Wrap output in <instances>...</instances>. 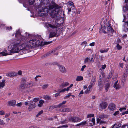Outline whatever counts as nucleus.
<instances>
[{
  "label": "nucleus",
  "instance_id": "f257e3e1",
  "mask_svg": "<svg viewBox=\"0 0 128 128\" xmlns=\"http://www.w3.org/2000/svg\"><path fill=\"white\" fill-rule=\"evenodd\" d=\"M8 50L10 51L8 53L6 50L0 53V56H4L11 55V53H18L21 50H24V47L23 48L20 45V41L18 42H15L12 45H10L8 47Z\"/></svg>",
  "mask_w": 128,
  "mask_h": 128
},
{
  "label": "nucleus",
  "instance_id": "f03ea898",
  "mask_svg": "<svg viewBox=\"0 0 128 128\" xmlns=\"http://www.w3.org/2000/svg\"><path fill=\"white\" fill-rule=\"evenodd\" d=\"M52 5L49 6L48 9L46 7H45L42 10L44 12V15H46V16L48 14L49 10H51L54 8L53 10L52 11L51 13V16L52 18H53L55 17L57 14H58V12L61 7L60 6L58 5L53 2H52Z\"/></svg>",
  "mask_w": 128,
  "mask_h": 128
},
{
  "label": "nucleus",
  "instance_id": "7ed1b4c3",
  "mask_svg": "<svg viewBox=\"0 0 128 128\" xmlns=\"http://www.w3.org/2000/svg\"><path fill=\"white\" fill-rule=\"evenodd\" d=\"M42 42H40V41L37 40H32L27 42L26 44V47L24 48V50H27V48H30L35 47H38V46H42Z\"/></svg>",
  "mask_w": 128,
  "mask_h": 128
},
{
  "label": "nucleus",
  "instance_id": "20e7f679",
  "mask_svg": "<svg viewBox=\"0 0 128 128\" xmlns=\"http://www.w3.org/2000/svg\"><path fill=\"white\" fill-rule=\"evenodd\" d=\"M24 104L26 106L28 105L29 107L28 109L30 111H32V109L35 108L36 107L35 103L33 102V101H30L28 102H25Z\"/></svg>",
  "mask_w": 128,
  "mask_h": 128
},
{
  "label": "nucleus",
  "instance_id": "39448f33",
  "mask_svg": "<svg viewBox=\"0 0 128 128\" xmlns=\"http://www.w3.org/2000/svg\"><path fill=\"white\" fill-rule=\"evenodd\" d=\"M68 120L70 122H80L81 120L80 118L77 117H70L69 118Z\"/></svg>",
  "mask_w": 128,
  "mask_h": 128
},
{
  "label": "nucleus",
  "instance_id": "423d86ee",
  "mask_svg": "<svg viewBox=\"0 0 128 128\" xmlns=\"http://www.w3.org/2000/svg\"><path fill=\"white\" fill-rule=\"evenodd\" d=\"M16 38H20L22 40H24L27 38V37L21 35L20 30H19L16 32Z\"/></svg>",
  "mask_w": 128,
  "mask_h": 128
},
{
  "label": "nucleus",
  "instance_id": "0eeeda50",
  "mask_svg": "<svg viewBox=\"0 0 128 128\" xmlns=\"http://www.w3.org/2000/svg\"><path fill=\"white\" fill-rule=\"evenodd\" d=\"M94 59L93 57H91L90 58V57L89 58L87 57L84 60V62L85 64H89V62H94Z\"/></svg>",
  "mask_w": 128,
  "mask_h": 128
},
{
  "label": "nucleus",
  "instance_id": "6e6552de",
  "mask_svg": "<svg viewBox=\"0 0 128 128\" xmlns=\"http://www.w3.org/2000/svg\"><path fill=\"white\" fill-rule=\"evenodd\" d=\"M106 25L108 26L107 27L108 32V34H110V33L112 34V33L114 31V30L110 26L108 22H107Z\"/></svg>",
  "mask_w": 128,
  "mask_h": 128
},
{
  "label": "nucleus",
  "instance_id": "1a4fd4ad",
  "mask_svg": "<svg viewBox=\"0 0 128 128\" xmlns=\"http://www.w3.org/2000/svg\"><path fill=\"white\" fill-rule=\"evenodd\" d=\"M108 105L107 102H102L100 104V108L102 110L106 109Z\"/></svg>",
  "mask_w": 128,
  "mask_h": 128
},
{
  "label": "nucleus",
  "instance_id": "9d476101",
  "mask_svg": "<svg viewBox=\"0 0 128 128\" xmlns=\"http://www.w3.org/2000/svg\"><path fill=\"white\" fill-rule=\"evenodd\" d=\"M116 108L115 105L114 104H111L108 107V109L111 111H112L116 109Z\"/></svg>",
  "mask_w": 128,
  "mask_h": 128
},
{
  "label": "nucleus",
  "instance_id": "9b49d317",
  "mask_svg": "<svg viewBox=\"0 0 128 128\" xmlns=\"http://www.w3.org/2000/svg\"><path fill=\"white\" fill-rule=\"evenodd\" d=\"M69 85V84L67 82H63L60 85V88L62 89L68 86Z\"/></svg>",
  "mask_w": 128,
  "mask_h": 128
},
{
  "label": "nucleus",
  "instance_id": "f8f14e48",
  "mask_svg": "<svg viewBox=\"0 0 128 128\" xmlns=\"http://www.w3.org/2000/svg\"><path fill=\"white\" fill-rule=\"evenodd\" d=\"M34 84L31 81L25 84L26 88H28L32 87L34 86Z\"/></svg>",
  "mask_w": 128,
  "mask_h": 128
},
{
  "label": "nucleus",
  "instance_id": "ddd939ff",
  "mask_svg": "<svg viewBox=\"0 0 128 128\" xmlns=\"http://www.w3.org/2000/svg\"><path fill=\"white\" fill-rule=\"evenodd\" d=\"M60 71L62 73H66V70L65 68L63 66L59 65L58 66Z\"/></svg>",
  "mask_w": 128,
  "mask_h": 128
},
{
  "label": "nucleus",
  "instance_id": "4468645a",
  "mask_svg": "<svg viewBox=\"0 0 128 128\" xmlns=\"http://www.w3.org/2000/svg\"><path fill=\"white\" fill-rule=\"evenodd\" d=\"M96 76H94L92 78L90 83V85L92 86H94L96 81Z\"/></svg>",
  "mask_w": 128,
  "mask_h": 128
},
{
  "label": "nucleus",
  "instance_id": "2eb2a0df",
  "mask_svg": "<svg viewBox=\"0 0 128 128\" xmlns=\"http://www.w3.org/2000/svg\"><path fill=\"white\" fill-rule=\"evenodd\" d=\"M26 88L25 84H22L18 88V89L21 90H22Z\"/></svg>",
  "mask_w": 128,
  "mask_h": 128
},
{
  "label": "nucleus",
  "instance_id": "dca6fc26",
  "mask_svg": "<svg viewBox=\"0 0 128 128\" xmlns=\"http://www.w3.org/2000/svg\"><path fill=\"white\" fill-rule=\"evenodd\" d=\"M8 103L9 106H14L16 105V101L15 100H12L9 102Z\"/></svg>",
  "mask_w": 128,
  "mask_h": 128
},
{
  "label": "nucleus",
  "instance_id": "f3484780",
  "mask_svg": "<svg viewBox=\"0 0 128 128\" xmlns=\"http://www.w3.org/2000/svg\"><path fill=\"white\" fill-rule=\"evenodd\" d=\"M6 80H2V82H0V90L4 88L5 86Z\"/></svg>",
  "mask_w": 128,
  "mask_h": 128
},
{
  "label": "nucleus",
  "instance_id": "a211bd4d",
  "mask_svg": "<svg viewBox=\"0 0 128 128\" xmlns=\"http://www.w3.org/2000/svg\"><path fill=\"white\" fill-rule=\"evenodd\" d=\"M60 111L62 112H71L72 110L70 108H65L60 109Z\"/></svg>",
  "mask_w": 128,
  "mask_h": 128
},
{
  "label": "nucleus",
  "instance_id": "6ab92c4d",
  "mask_svg": "<svg viewBox=\"0 0 128 128\" xmlns=\"http://www.w3.org/2000/svg\"><path fill=\"white\" fill-rule=\"evenodd\" d=\"M38 14L40 16H46V15H44V12L42 9L40 10L38 12Z\"/></svg>",
  "mask_w": 128,
  "mask_h": 128
},
{
  "label": "nucleus",
  "instance_id": "aec40b11",
  "mask_svg": "<svg viewBox=\"0 0 128 128\" xmlns=\"http://www.w3.org/2000/svg\"><path fill=\"white\" fill-rule=\"evenodd\" d=\"M69 90V88H65L61 90L60 89H58V91L59 93H62L64 92H65L66 91H68Z\"/></svg>",
  "mask_w": 128,
  "mask_h": 128
},
{
  "label": "nucleus",
  "instance_id": "412c9836",
  "mask_svg": "<svg viewBox=\"0 0 128 128\" xmlns=\"http://www.w3.org/2000/svg\"><path fill=\"white\" fill-rule=\"evenodd\" d=\"M93 72L91 69H89L88 70V77H90L92 75Z\"/></svg>",
  "mask_w": 128,
  "mask_h": 128
},
{
  "label": "nucleus",
  "instance_id": "4be33fe9",
  "mask_svg": "<svg viewBox=\"0 0 128 128\" xmlns=\"http://www.w3.org/2000/svg\"><path fill=\"white\" fill-rule=\"evenodd\" d=\"M16 74L14 72H12L7 74L6 76L9 77H12L15 76Z\"/></svg>",
  "mask_w": 128,
  "mask_h": 128
},
{
  "label": "nucleus",
  "instance_id": "5701e85b",
  "mask_svg": "<svg viewBox=\"0 0 128 128\" xmlns=\"http://www.w3.org/2000/svg\"><path fill=\"white\" fill-rule=\"evenodd\" d=\"M109 50V48H108L105 50L101 49L100 50V52L102 53H106Z\"/></svg>",
  "mask_w": 128,
  "mask_h": 128
},
{
  "label": "nucleus",
  "instance_id": "b1692460",
  "mask_svg": "<svg viewBox=\"0 0 128 128\" xmlns=\"http://www.w3.org/2000/svg\"><path fill=\"white\" fill-rule=\"evenodd\" d=\"M83 80V77L81 76H78L77 77L76 80L77 81H80L82 80Z\"/></svg>",
  "mask_w": 128,
  "mask_h": 128
},
{
  "label": "nucleus",
  "instance_id": "393cba45",
  "mask_svg": "<svg viewBox=\"0 0 128 128\" xmlns=\"http://www.w3.org/2000/svg\"><path fill=\"white\" fill-rule=\"evenodd\" d=\"M44 101L42 100H40L39 101L40 104H38V107H41L42 106L43 104L44 103Z\"/></svg>",
  "mask_w": 128,
  "mask_h": 128
},
{
  "label": "nucleus",
  "instance_id": "a878e982",
  "mask_svg": "<svg viewBox=\"0 0 128 128\" xmlns=\"http://www.w3.org/2000/svg\"><path fill=\"white\" fill-rule=\"evenodd\" d=\"M56 35L55 32H51L50 34V38H52L55 36Z\"/></svg>",
  "mask_w": 128,
  "mask_h": 128
},
{
  "label": "nucleus",
  "instance_id": "bb28decb",
  "mask_svg": "<svg viewBox=\"0 0 128 128\" xmlns=\"http://www.w3.org/2000/svg\"><path fill=\"white\" fill-rule=\"evenodd\" d=\"M44 98L47 100H50L51 99V96H49L46 95L44 96Z\"/></svg>",
  "mask_w": 128,
  "mask_h": 128
},
{
  "label": "nucleus",
  "instance_id": "cd10ccee",
  "mask_svg": "<svg viewBox=\"0 0 128 128\" xmlns=\"http://www.w3.org/2000/svg\"><path fill=\"white\" fill-rule=\"evenodd\" d=\"M46 26H49L52 29H55L57 28V27L55 26L54 25H52L49 23L47 24H46Z\"/></svg>",
  "mask_w": 128,
  "mask_h": 128
},
{
  "label": "nucleus",
  "instance_id": "c85d7f7f",
  "mask_svg": "<svg viewBox=\"0 0 128 128\" xmlns=\"http://www.w3.org/2000/svg\"><path fill=\"white\" fill-rule=\"evenodd\" d=\"M123 9L124 12L126 10H128V4H127L126 6H124L123 7Z\"/></svg>",
  "mask_w": 128,
  "mask_h": 128
},
{
  "label": "nucleus",
  "instance_id": "c756f323",
  "mask_svg": "<svg viewBox=\"0 0 128 128\" xmlns=\"http://www.w3.org/2000/svg\"><path fill=\"white\" fill-rule=\"evenodd\" d=\"M102 80L100 78L99 79V81L98 83V86L100 88L102 87Z\"/></svg>",
  "mask_w": 128,
  "mask_h": 128
},
{
  "label": "nucleus",
  "instance_id": "7c9ffc66",
  "mask_svg": "<svg viewBox=\"0 0 128 128\" xmlns=\"http://www.w3.org/2000/svg\"><path fill=\"white\" fill-rule=\"evenodd\" d=\"M66 102V101H63L62 102V103L60 104L58 106V107L60 108L62 106V105L63 104H65Z\"/></svg>",
  "mask_w": 128,
  "mask_h": 128
},
{
  "label": "nucleus",
  "instance_id": "2f4dec72",
  "mask_svg": "<svg viewBox=\"0 0 128 128\" xmlns=\"http://www.w3.org/2000/svg\"><path fill=\"white\" fill-rule=\"evenodd\" d=\"M53 53H52L51 52V51L50 52H48L46 54L44 55V57H46L47 56H48L52 54Z\"/></svg>",
  "mask_w": 128,
  "mask_h": 128
},
{
  "label": "nucleus",
  "instance_id": "473e14b6",
  "mask_svg": "<svg viewBox=\"0 0 128 128\" xmlns=\"http://www.w3.org/2000/svg\"><path fill=\"white\" fill-rule=\"evenodd\" d=\"M60 48L59 47H58L54 49L53 50L51 51V52L52 53H54L56 52V50H58Z\"/></svg>",
  "mask_w": 128,
  "mask_h": 128
},
{
  "label": "nucleus",
  "instance_id": "72a5a7b5",
  "mask_svg": "<svg viewBox=\"0 0 128 128\" xmlns=\"http://www.w3.org/2000/svg\"><path fill=\"white\" fill-rule=\"evenodd\" d=\"M49 85L48 84H45L42 87V88L44 90L47 88L48 86Z\"/></svg>",
  "mask_w": 128,
  "mask_h": 128
},
{
  "label": "nucleus",
  "instance_id": "f704fd0d",
  "mask_svg": "<svg viewBox=\"0 0 128 128\" xmlns=\"http://www.w3.org/2000/svg\"><path fill=\"white\" fill-rule=\"evenodd\" d=\"M35 0H29V2L30 5L33 4L35 2Z\"/></svg>",
  "mask_w": 128,
  "mask_h": 128
},
{
  "label": "nucleus",
  "instance_id": "c9c22d12",
  "mask_svg": "<svg viewBox=\"0 0 128 128\" xmlns=\"http://www.w3.org/2000/svg\"><path fill=\"white\" fill-rule=\"evenodd\" d=\"M116 47L117 49L118 50L121 49L122 48V47L120 46L118 44H117Z\"/></svg>",
  "mask_w": 128,
  "mask_h": 128
},
{
  "label": "nucleus",
  "instance_id": "e433bc0d",
  "mask_svg": "<svg viewBox=\"0 0 128 128\" xmlns=\"http://www.w3.org/2000/svg\"><path fill=\"white\" fill-rule=\"evenodd\" d=\"M99 118L100 119H103L106 118V116L104 114H102L100 116Z\"/></svg>",
  "mask_w": 128,
  "mask_h": 128
},
{
  "label": "nucleus",
  "instance_id": "4c0bfd02",
  "mask_svg": "<svg viewBox=\"0 0 128 128\" xmlns=\"http://www.w3.org/2000/svg\"><path fill=\"white\" fill-rule=\"evenodd\" d=\"M40 100V99L38 98H35L34 99L33 101L34 102H36Z\"/></svg>",
  "mask_w": 128,
  "mask_h": 128
},
{
  "label": "nucleus",
  "instance_id": "58836bf2",
  "mask_svg": "<svg viewBox=\"0 0 128 128\" xmlns=\"http://www.w3.org/2000/svg\"><path fill=\"white\" fill-rule=\"evenodd\" d=\"M124 74H125L127 75L128 74V66L126 68L124 71Z\"/></svg>",
  "mask_w": 128,
  "mask_h": 128
},
{
  "label": "nucleus",
  "instance_id": "ea45409f",
  "mask_svg": "<svg viewBox=\"0 0 128 128\" xmlns=\"http://www.w3.org/2000/svg\"><path fill=\"white\" fill-rule=\"evenodd\" d=\"M5 123L3 120L0 119V126L4 125Z\"/></svg>",
  "mask_w": 128,
  "mask_h": 128
},
{
  "label": "nucleus",
  "instance_id": "a19ab883",
  "mask_svg": "<svg viewBox=\"0 0 128 128\" xmlns=\"http://www.w3.org/2000/svg\"><path fill=\"white\" fill-rule=\"evenodd\" d=\"M43 113V111L42 110L39 112L38 114L36 115V117H38L40 115L42 114Z\"/></svg>",
  "mask_w": 128,
  "mask_h": 128
},
{
  "label": "nucleus",
  "instance_id": "79ce46f5",
  "mask_svg": "<svg viewBox=\"0 0 128 128\" xmlns=\"http://www.w3.org/2000/svg\"><path fill=\"white\" fill-rule=\"evenodd\" d=\"M94 115L93 114H88L87 116V118H91L94 117Z\"/></svg>",
  "mask_w": 128,
  "mask_h": 128
},
{
  "label": "nucleus",
  "instance_id": "37998d69",
  "mask_svg": "<svg viewBox=\"0 0 128 128\" xmlns=\"http://www.w3.org/2000/svg\"><path fill=\"white\" fill-rule=\"evenodd\" d=\"M72 10V11L73 12H75L76 11V10L75 9V7L74 6H73L72 7H71L70 8Z\"/></svg>",
  "mask_w": 128,
  "mask_h": 128
},
{
  "label": "nucleus",
  "instance_id": "c03bdc74",
  "mask_svg": "<svg viewBox=\"0 0 128 128\" xmlns=\"http://www.w3.org/2000/svg\"><path fill=\"white\" fill-rule=\"evenodd\" d=\"M21 82L22 84H26V80L24 78H22L21 81Z\"/></svg>",
  "mask_w": 128,
  "mask_h": 128
},
{
  "label": "nucleus",
  "instance_id": "a18cd8bd",
  "mask_svg": "<svg viewBox=\"0 0 128 128\" xmlns=\"http://www.w3.org/2000/svg\"><path fill=\"white\" fill-rule=\"evenodd\" d=\"M102 121H101V120L99 118H98L97 119V122L98 124L100 122V124H101L102 122Z\"/></svg>",
  "mask_w": 128,
  "mask_h": 128
},
{
  "label": "nucleus",
  "instance_id": "49530a36",
  "mask_svg": "<svg viewBox=\"0 0 128 128\" xmlns=\"http://www.w3.org/2000/svg\"><path fill=\"white\" fill-rule=\"evenodd\" d=\"M5 114V112L3 110L0 111V115L2 116L4 115Z\"/></svg>",
  "mask_w": 128,
  "mask_h": 128
},
{
  "label": "nucleus",
  "instance_id": "de8ad7c7",
  "mask_svg": "<svg viewBox=\"0 0 128 128\" xmlns=\"http://www.w3.org/2000/svg\"><path fill=\"white\" fill-rule=\"evenodd\" d=\"M123 30L125 32H127L128 31V28H126V26H125Z\"/></svg>",
  "mask_w": 128,
  "mask_h": 128
},
{
  "label": "nucleus",
  "instance_id": "09e8293b",
  "mask_svg": "<svg viewBox=\"0 0 128 128\" xmlns=\"http://www.w3.org/2000/svg\"><path fill=\"white\" fill-rule=\"evenodd\" d=\"M68 127V126L67 125H64L62 126L58 127V128H67Z\"/></svg>",
  "mask_w": 128,
  "mask_h": 128
},
{
  "label": "nucleus",
  "instance_id": "8fccbe9b",
  "mask_svg": "<svg viewBox=\"0 0 128 128\" xmlns=\"http://www.w3.org/2000/svg\"><path fill=\"white\" fill-rule=\"evenodd\" d=\"M68 4L72 6H74V3L71 2H69L68 3Z\"/></svg>",
  "mask_w": 128,
  "mask_h": 128
},
{
  "label": "nucleus",
  "instance_id": "3c124183",
  "mask_svg": "<svg viewBox=\"0 0 128 128\" xmlns=\"http://www.w3.org/2000/svg\"><path fill=\"white\" fill-rule=\"evenodd\" d=\"M6 28V30H12V28L11 26L7 27Z\"/></svg>",
  "mask_w": 128,
  "mask_h": 128
},
{
  "label": "nucleus",
  "instance_id": "603ef678",
  "mask_svg": "<svg viewBox=\"0 0 128 128\" xmlns=\"http://www.w3.org/2000/svg\"><path fill=\"white\" fill-rule=\"evenodd\" d=\"M106 67V64L103 65L102 66L101 68L103 70H104Z\"/></svg>",
  "mask_w": 128,
  "mask_h": 128
},
{
  "label": "nucleus",
  "instance_id": "864d4df0",
  "mask_svg": "<svg viewBox=\"0 0 128 128\" xmlns=\"http://www.w3.org/2000/svg\"><path fill=\"white\" fill-rule=\"evenodd\" d=\"M99 58L100 59L101 61H103L104 60L103 58H104V57L103 56H99Z\"/></svg>",
  "mask_w": 128,
  "mask_h": 128
},
{
  "label": "nucleus",
  "instance_id": "5fc2aeb1",
  "mask_svg": "<svg viewBox=\"0 0 128 128\" xmlns=\"http://www.w3.org/2000/svg\"><path fill=\"white\" fill-rule=\"evenodd\" d=\"M126 77H127V76H126V75L125 76H124V77L122 79V81L123 82H124L126 80Z\"/></svg>",
  "mask_w": 128,
  "mask_h": 128
},
{
  "label": "nucleus",
  "instance_id": "6e6d98bb",
  "mask_svg": "<svg viewBox=\"0 0 128 128\" xmlns=\"http://www.w3.org/2000/svg\"><path fill=\"white\" fill-rule=\"evenodd\" d=\"M86 67V65H84L82 67V68H81V70L83 72L84 70V68Z\"/></svg>",
  "mask_w": 128,
  "mask_h": 128
},
{
  "label": "nucleus",
  "instance_id": "4d7b16f0",
  "mask_svg": "<svg viewBox=\"0 0 128 128\" xmlns=\"http://www.w3.org/2000/svg\"><path fill=\"white\" fill-rule=\"evenodd\" d=\"M70 96H71V94L70 93L68 95L65 96L64 98V99L68 98Z\"/></svg>",
  "mask_w": 128,
  "mask_h": 128
},
{
  "label": "nucleus",
  "instance_id": "13d9d810",
  "mask_svg": "<svg viewBox=\"0 0 128 128\" xmlns=\"http://www.w3.org/2000/svg\"><path fill=\"white\" fill-rule=\"evenodd\" d=\"M120 66L122 68H124V64L123 63H120L119 64Z\"/></svg>",
  "mask_w": 128,
  "mask_h": 128
},
{
  "label": "nucleus",
  "instance_id": "bf43d9fd",
  "mask_svg": "<svg viewBox=\"0 0 128 128\" xmlns=\"http://www.w3.org/2000/svg\"><path fill=\"white\" fill-rule=\"evenodd\" d=\"M86 121L84 122L80 123L81 125L82 126H83L86 124Z\"/></svg>",
  "mask_w": 128,
  "mask_h": 128
},
{
  "label": "nucleus",
  "instance_id": "052dcab7",
  "mask_svg": "<svg viewBox=\"0 0 128 128\" xmlns=\"http://www.w3.org/2000/svg\"><path fill=\"white\" fill-rule=\"evenodd\" d=\"M10 113H9L8 114H6L5 115V118H7V117L9 116H10Z\"/></svg>",
  "mask_w": 128,
  "mask_h": 128
},
{
  "label": "nucleus",
  "instance_id": "680f3d73",
  "mask_svg": "<svg viewBox=\"0 0 128 128\" xmlns=\"http://www.w3.org/2000/svg\"><path fill=\"white\" fill-rule=\"evenodd\" d=\"M90 90H88V89H87L86 91L85 92V93H86V94H89L90 92Z\"/></svg>",
  "mask_w": 128,
  "mask_h": 128
},
{
  "label": "nucleus",
  "instance_id": "e2e57ef3",
  "mask_svg": "<svg viewBox=\"0 0 128 128\" xmlns=\"http://www.w3.org/2000/svg\"><path fill=\"white\" fill-rule=\"evenodd\" d=\"M84 93V92L83 91V90L81 91L80 92L79 94V96H80V97Z\"/></svg>",
  "mask_w": 128,
  "mask_h": 128
},
{
  "label": "nucleus",
  "instance_id": "0e129e2a",
  "mask_svg": "<svg viewBox=\"0 0 128 128\" xmlns=\"http://www.w3.org/2000/svg\"><path fill=\"white\" fill-rule=\"evenodd\" d=\"M118 80H117L116 81V82L114 84V88H115V87H116V86L118 85L117 83L118 82Z\"/></svg>",
  "mask_w": 128,
  "mask_h": 128
},
{
  "label": "nucleus",
  "instance_id": "69168bd1",
  "mask_svg": "<svg viewBox=\"0 0 128 128\" xmlns=\"http://www.w3.org/2000/svg\"><path fill=\"white\" fill-rule=\"evenodd\" d=\"M119 113V111H117L115 112L114 114V115L115 116H116Z\"/></svg>",
  "mask_w": 128,
  "mask_h": 128
},
{
  "label": "nucleus",
  "instance_id": "338daca9",
  "mask_svg": "<svg viewBox=\"0 0 128 128\" xmlns=\"http://www.w3.org/2000/svg\"><path fill=\"white\" fill-rule=\"evenodd\" d=\"M106 29V28L105 26H104L103 27H102V28L100 30L101 31H103L105 29Z\"/></svg>",
  "mask_w": 128,
  "mask_h": 128
},
{
  "label": "nucleus",
  "instance_id": "774afa93",
  "mask_svg": "<svg viewBox=\"0 0 128 128\" xmlns=\"http://www.w3.org/2000/svg\"><path fill=\"white\" fill-rule=\"evenodd\" d=\"M86 44H87V42H84L82 44V45L83 46H84V45H85V46H84L85 47L86 46Z\"/></svg>",
  "mask_w": 128,
  "mask_h": 128
}]
</instances>
